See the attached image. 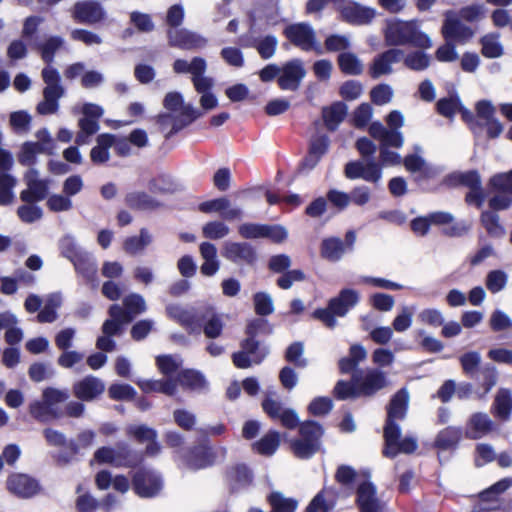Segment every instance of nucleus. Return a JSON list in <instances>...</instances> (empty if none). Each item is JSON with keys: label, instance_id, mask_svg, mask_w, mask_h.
<instances>
[{"label": "nucleus", "instance_id": "obj_1", "mask_svg": "<svg viewBox=\"0 0 512 512\" xmlns=\"http://www.w3.org/2000/svg\"><path fill=\"white\" fill-rule=\"evenodd\" d=\"M383 33L386 45L388 46L411 44L418 48L428 49L433 44L431 38L420 30L418 20H388Z\"/></svg>", "mask_w": 512, "mask_h": 512}, {"label": "nucleus", "instance_id": "obj_2", "mask_svg": "<svg viewBox=\"0 0 512 512\" xmlns=\"http://www.w3.org/2000/svg\"><path fill=\"white\" fill-rule=\"evenodd\" d=\"M163 105L165 109L173 113V115L161 114L158 119L163 131L171 126L166 137H170L199 117V113L192 105L184 103L182 95L178 92L167 93Z\"/></svg>", "mask_w": 512, "mask_h": 512}, {"label": "nucleus", "instance_id": "obj_3", "mask_svg": "<svg viewBox=\"0 0 512 512\" xmlns=\"http://www.w3.org/2000/svg\"><path fill=\"white\" fill-rule=\"evenodd\" d=\"M359 301V293L353 289H343L337 297L330 299L328 307L314 311V318L322 321L327 327L334 328L336 316L344 317Z\"/></svg>", "mask_w": 512, "mask_h": 512}, {"label": "nucleus", "instance_id": "obj_4", "mask_svg": "<svg viewBox=\"0 0 512 512\" xmlns=\"http://www.w3.org/2000/svg\"><path fill=\"white\" fill-rule=\"evenodd\" d=\"M61 254L69 259L75 269L86 279L92 280L96 276L97 264L94 257L86 251H83L71 235L63 236L59 241Z\"/></svg>", "mask_w": 512, "mask_h": 512}, {"label": "nucleus", "instance_id": "obj_5", "mask_svg": "<svg viewBox=\"0 0 512 512\" xmlns=\"http://www.w3.org/2000/svg\"><path fill=\"white\" fill-rule=\"evenodd\" d=\"M299 433L298 439L290 440L291 450L298 458H310L320 449L323 429L318 423L307 421L300 425Z\"/></svg>", "mask_w": 512, "mask_h": 512}, {"label": "nucleus", "instance_id": "obj_6", "mask_svg": "<svg viewBox=\"0 0 512 512\" xmlns=\"http://www.w3.org/2000/svg\"><path fill=\"white\" fill-rule=\"evenodd\" d=\"M42 78L46 84L43 90L44 99L37 106L40 114H52L58 109V100L64 95V88L60 83L59 72L47 66L42 70Z\"/></svg>", "mask_w": 512, "mask_h": 512}, {"label": "nucleus", "instance_id": "obj_7", "mask_svg": "<svg viewBox=\"0 0 512 512\" xmlns=\"http://www.w3.org/2000/svg\"><path fill=\"white\" fill-rule=\"evenodd\" d=\"M286 38L303 51H316L322 53L321 47L316 40V34L311 25L307 23H295L287 26L284 30Z\"/></svg>", "mask_w": 512, "mask_h": 512}, {"label": "nucleus", "instance_id": "obj_8", "mask_svg": "<svg viewBox=\"0 0 512 512\" xmlns=\"http://www.w3.org/2000/svg\"><path fill=\"white\" fill-rule=\"evenodd\" d=\"M401 430L397 424H389L385 426L384 438L386 447L384 455L387 457H395L398 453H412L417 449V441L412 437L400 439Z\"/></svg>", "mask_w": 512, "mask_h": 512}, {"label": "nucleus", "instance_id": "obj_9", "mask_svg": "<svg viewBox=\"0 0 512 512\" xmlns=\"http://www.w3.org/2000/svg\"><path fill=\"white\" fill-rule=\"evenodd\" d=\"M306 76V70L300 59H292L280 67L278 85L282 90L295 91Z\"/></svg>", "mask_w": 512, "mask_h": 512}, {"label": "nucleus", "instance_id": "obj_10", "mask_svg": "<svg viewBox=\"0 0 512 512\" xmlns=\"http://www.w3.org/2000/svg\"><path fill=\"white\" fill-rule=\"evenodd\" d=\"M356 500L361 512H385V503L380 500L376 487L366 477L358 483Z\"/></svg>", "mask_w": 512, "mask_h": 512}, {"label": "nucleus", "instance_id": "obj_11", "mask_svg": "<svg viewBox=\"0 0 512 512\" xmlns=\"http://www.w3.org/2000/svg\"><path fill=\"white\" fill-rule=\"evenodd\" d=\"M442 34L447 41L454 40L464 43L472 38L473 30L462 23L460 16L454 11L445 13V20L442 27Z\"/></svg>", "mask_w": 512, "mask_h": 512}, {"label": "nucleus", "instance_id": "obj_12", "mask_svg": "<svg viewBox=\"0 0 512 512\" xmlns=\"http://www.w3.org/2000/svg\"><path fill=\"white\" fill-rule=\"evenodd\" d=\"M133 486L138 496L149 498L158 494L162 488V482L155 472L139 470L133 477Z\"/></svg>", "mask_w": 512, "mask_h": 512}, {"label": "nucleus", "instance_id": "obj_13", "mask_svg": "<svg viewBox=\"0 0 512 512\" xmlns=\"http://www.w3.org/2000/svg\"><path fill=\"white\" fill-rule=\"evenodd\" d=\"M353 380L357 385L358 393L370 396L378 390L387 386V379L384 372L377 369H369L363 377L357 372L353 375Z\"/></svg>", "mask_w": 512, "mask_h": 512}, {"label": "nucleus", "instance_id": "obj_14", "mask_svg": "<svg viewBox=\"0 0 512 512\" xmlns=\"http://www.w3.org/2000/svg\"><path fill=\"white\" fill-rule=\"evenodd\" d=\"M27 184V189L20 193L22 201L32 203L44 199L48 191V182L40 179L38 172L34 169H30L24 176Z\"/></svg>", "mask_w": 512, "mask_h": 512}, {"label": "nucleus", "instance_id": "obj_15", "mask_svg": "<svg viewBox=\"0 0 512 512\" xmlns=\"http://www.w3.org/2000/svg\"><path fill=\"white\" fill-rule=\"evenodd\" d=\"M7 489L20 498H30L39 490L38 482L26 474H11L6 482Z\"/></svg>", "mask_w": 512, "mask_h": 512}, {"label": "nucleus", "instance_id": "obj_16", "mask_svg": "<svg viewBox=\"0 0 512 512\" xmlns=\"http://www.w3.org/2000/svg\"><path fill=\"white\" fill-rule=\"evenodd\" d=\"M404 56V53L400 49H389L373 60L369 73L372 78L376 79L383 75L391 74L393 71L392 65L399 62Z\"/></svg>", "mask_w": 512, "mask_h": 512}, {"label": "nucleus", "instance_id": "obj_17", "mask_svg": "<svg viewBox=\"0 0 512 512\" xmlns=\"http://www.w3.org/2000/svg\"><path fill=\"white\" fill-rule=\"evenodd\" d=\"M72 17L79 23L95 24L104 19L105 12L97 2L82 1L74 5Z\"/></svg>", "mask_w": 512, "mask_h": 512}, {"label": "nucleus", "instance_id": "obj_18", "mask_svg": "<svg viewBox=\"0 0 512 512\" xmlns=\"http://www.w3.org/2000/svg\"><path fill=\"white\" fill-rule=\"evenodd\" d=\"M169 44L185 50L201 49L207 44V40L196 33L185 29H175L168 32Z\"/></svg>", "mask_w": 512, "mask_h": 512}, {"label": "nucleus", "instance_id": "obj_19", "mask_svg": "<svg viewBox=\"0 0 512 512\" xmlns=\"http://www.w3.org/2000/svg\"><path fill=\"white\" fill-rule=\"evenodd\" d=\"M105 391V383L92 375L86 376L73 385L75 397L82 401H92Z\"/></svg>", "mask_w": 512, "mask_h": 512}, {"label": "nucleus", "instance_id": "obj_20", "mask_svg": "<svg viewBox=\"0 0 512 512\" xmlns=\"http://www.w3.org/2000/svg\"><path fill=\"white\" fill-rule=\"evenodd\" d=\"M127 456L128 451L124 448L113 449L111 447H101L95 451L91 464L97 462L98 464H109L114 467L133 465V462L130 461Z\"/></svg>", "mask_w": 512, "mask_h": 512}, {"label": "nucleus", "instance_id": "obj_21", "mask_svg": "<svg viewBox=\"0 0 512 512\" xmlns=\"http://www.w3.org/2000/svg\"><path fill=\"white\" fill-rule=\"evenodd\" d=\"M95 485L99 490L113 488L120 494H125L130 489V481L124 475H113L108 470H101L95 475Z\"/></svg>", "mask_w": 512, "mask_h": 512}, {"label": "nucleus", "instance_id": "obj_22", "mask_svg": "<svg viewBox=\"0 0 512 512\" xmlns=\"http://www.w3.org/2000/svg\"><path fill=\"white\" fill-rule=\"evenodd\" d=\"M376 13L374 8L362 6L358 3H351L341 9L343 19L356 25H367L371 23Z\"/></svg>", "mask_w": 512, "mask_h": 512}, {"label": "nucleus", "instance_id": "obj_23", "mask_svg": "<svg viewBox=\"0 0 512 512\" xmlns=\"http://www.w3.org/2000/svg\"><path fill=\"white\" fill-rule=\"evenodd\" d=\"M369 133L385 147L400 148L404 143V138L400 131L389 130L380 122L372 123L369 127Z\"/></svg>", "mask_w": 512, "mask_h": 512}, {"label": "nucleus", "instance_id": "obj_24", "mask_svg": "<svg viewBox=\"0 0 512 512\" xmlns=\"http://www.w3.org/2000/svg\"><path fill=\"white\" fill-rule=\"evenodd\" d=\"M222 254L235 263L251 264L256 258L253 248L248 243L226 242Z\"/></svg>", "mask_w": 512, "mask_h": 512}, {"label": "nucleus", "instance_id": "obj_25", "mask_svg": "<svg viewBox=\"0 0 512 512\" xmlns=\"http://www.w3.org/2000/svg\"><path fill=\"white\" fill-rule=\"evenodd\" d=\"M109 316L110 318L102 326V332L107 336L119 334L122 326L131 322V315H128L119 305H112L109 308Z\"/></svg>", "mask_w": 512, "mask_h": 512}, {"label": "nucleus", "instance_id": "obj_26", "mask_svg": "<svg viewBox=\"0 0 512 512\" xmlns=\"http://www.w3.org/2000/svg\"><path fill=\"white\" fill-rule=\"evenodd\" d=\"M493 428V422L485 413L473 414L466 425L465 435L470 439H480L486 436Z\"/></svg>", "mask_w": 512, "mask_h": 512}, {"label": "nucleus", "instance_id": "obj_27", "mask_svg": "<svg viewBox=\"0 0 512 512\" xmlns=\"http://www.w3.org/2000/svg\"><path fill=\"white\" fill-rule=\"evenodd\" d=\"M437 110L444 117L451 118L457 112L462 114V118L467 123H473V113L463 109L458 97L442 98L437 102Z\"/></svg>", "mask_w": 512, "mask_h": 512}, {"label": "nucleus", "instance_id": "obj_28", "mask_svg": "<svg viewBox=\"0 0 512 512\" xmlns=\"http://www.w3.org/2000/svg\"><path fill=\"white\" fill-rule=\"evenodd\" d=\"M408 403V391L406 389L399 390L391 399L386 425L396 424L395 420L403 419L407 412Z\"/></svg>", "mask_w": 512, "mask_h": 512}, {"label": "nucleus", "instance_id": "obj_29", "mask_svg": "<svg viewBox=\"0 0 512 512\" xmlns=\"http://www.w3.org/2000/svg\"><path fill=\"white\" fill-rule=\"evenodd\" d=\"M169 316L177 320L182 326L194 332L198 329L199 325L196 318V313L193 309L185 308L180 305H170L167 307Z\"/></svg>", "mask_w": 512, "mask_h": 512}, {"label": "nucleus", "instance_id": "obj_30", "mask_svg": "<svg viewBox=\"0 0 512 512\" xmlns=\"http://www.w3.org/2000/svg\"><path fill=\"white\" fill-rule=\"evenodd\" d=\"M480 223L487 234L492 238H503L506 229L500 222V216L492 210H483L480 215Z\"/></svg>", "mask_w": 512, "mask_h": 512}, {"label": "nucleus", "instance_id": "obj_31", "mask_svg": "<svg viewBox=\"0 0 512 512\" xmlns=\"http://www.w3.org/2000/svg\"><path fill=\"white\" fill-rule=\"evenodd\" d=\"M114 136L101 134L96 139V145L92 148L90 157L95 164H103L110 158L109 150L113 147Z\"/></svg>", "mask_w": 512, "mask_h": 512}, {"label": "nucleus", "instance_id": "obj_32", "mask_svg": "<svg viewBox=\"0 0 512 512\" xmlns=\"http://www.w3.org/2000/svg\"><path fill=\"white\" fill-rule=\"evenodd\" d=\"M62 296L60 293H51L44 299V306L37 315L40 323H51L57 319V309L61 306Z\"/></svg>", "mask_w": 512, "mask_h": 512}, {"label": "nucleus", "instance_id": "obj_33", "mask_svg": "<svg viewBox=\"0 0 512 512\" xmlns=\"http://www.w3.org/2000/svg\"><path fill=\"white\" fill-rule=\"evenodd\" d=\"M137 384L146 393L160 392L172 396L177 392V381L171 378L165 380H139Z\"/></svg>", "mask_w": 512, "mask_h": 512}, {"label": "nucleus", "instance_id": "obj_34", "mask_svg": "<svg viewBox=\"0 0 512 512\" xmlns=\"http://www.w3.org/2000/svg\"><path fill=\"white\" fill-rule=\"evenodd\" d=\"M176 381L177 385L180 384L184 388L197 392L206 390L208 386L203 374L195 370H185L181 372Z\"/></svg>", "mask_w": 512, "mask_h": 512}, {"label": "nucleus", "instance_id": "obj_35", "mask_svg": "<svg viewBox=\"0 0 512 512\" xmlns=\"http://www.w3.org/2000/svg\"><path fill=\"white\" fill-rule=\"evenodd\" d=\"M347 114V106L342 102H336L322 110V116L326 127L335 130L344 120Z\"/></svg>", "mask_w": 512, "mask_h": 512}, {"label": "nucleus", "instance_id": "obj_36", "mask_svg": "<svg viewBox=\"0 0 512 512\" xmlns=\"http://www.w3.org/2000/svg\"><path fill=\"white\" fill-rule=\"evenodd\" d=\"M329 146V139L325 135L314 137L310 143L309 155L305 159V166L314 168L320 158L326 153Z\"/></svg>", "mask_w": 512, "mask_h": 512}, {"label": "nucleus", "instance_id": "obj_37", "mask_svg": "<svg viewBox=\"0 0 512 512\" xmlns=\"http://www.w3.org/2000/svg\"><path fill=\"white\" fill-rule=\"evenodd\" d=\"M128 433L139 441H150L151 443L147 446V453L150 455H154L159 451V446L155 442L156 439V431L152 428H149L145 425L135 426L132 425L128 428Z\"/></svg>", "mask_w": 512, "mask_h": 512}, {"label": "nucleus", "instance_id": "obj_38", "mask_svg": "<svg viewBox=\"0 0 512 512\" xmlns=\"http://www.w3.org/2000/svg\"><path fill=\"white\" fill-rule=\"evenodd\" d=\"M476 118L473 116V123H468L472 130H475L477 125H483L495 118L496 108L489 100H480L475 104Z\"/></svg>", "mask_w": 512, "mask_h": 512}, {"label": "nucleus", "instance_id": "obj_39", "mask_svg": "<svg viewBox=\"0 0 512 512\" xmlns=\"http://www.w3.org/2000/svg\"><path fill=\"white\" fill-rule=\"evenodd\" d=\"M29 411L32 417L43 423L61 416L60 411H54L43 398L42 400L32 402L29 406Z\"/></svg>", "mask_w": 512, "mask_h": 512}, {"label": "nucleus", "instance_id": "obj_40", "mask_svg": "<svg viewBox=\"0 0 512 512\" xmlns=\"http://www.w3.org/2000/svg\"><path fill=\"white\" fill-rule=\"evenodd\" d=\"M173 70L177 74L190 73L192 76L200 72H206L207 63L202 57H194L191 62L177 59L173 64Z\"/></svg>", "mask_w": 512, "mask_h": 512}, {"label": "nucleus", "instance_id": "obj_41", "mask_svg": "<svg viewBox=\"0 0 512 512\" xmlns=\"http://www.w3.org/2000/svg\"><path fill=\"white\" fill-rule=\"evenodd\" d=\"M152 237L146 229H141L139 236L128 237L124 242V250L128 254L141 253L150 243Z\"/></svg>", "mask_w": 512, "mask_h": 512}, {"label": "nucleus", "instance_id": "obj_42", "mask_svg": "<svg viewBox=\"0 0 512 512\" xmlns=\"http://www.w3.org/2000/svg\"><path fill=\"white\" fill-rule=\"evenodd\" d=\"M499 33H488L481 38L482 54L487 58H497L503 54Z\"/></svg>", "mask_w": 512, "mask_h": 512}, {"label": "nucleus", "instance_id": "obj_43", "mask_svg": "<svg viewBox=\"0 0 512 512\" xmlns=\"http://www.w3.org/2000/svg\"><path fill=\"white\" fill-rule=\"evenodd\" d=\"M280 444V435L276 431H271L263 436L258 442L253 444V448L262 455L270 456L275 453Z\"/></svg>", "mask_w": 512, "mask_h": 512}, {"label": "nucleus", "instance_id": "obj_44", "mask_svg": "<svg viewBox=\"0 0 512 512\" xmlns=\"http://www.w3.org/2000/svg\"><path fill=\"white\" fill-rule=\"evenodd\" d=\"M495 414L506 420L509 418L512 411V396L511 392L507 389H500L496 395L494 402Z\"/></svg>", "mask_w": 512, "mask_h": 512}, {"label": "nucleus", "instance_id": "obj_45", "mask_svg": "<svg viewBox=\"0 0 512 512\" xmlns=\"http://www.w3.org/2000/svg\"><path fill=\"white\" fill-rule=\"evenodd\" d=\"M338 64L345 74L358 75L363 71V64L354 53H341L338 57Z\"/></svg>", "mask_w": 512, "mask_h": 512}, {"label": "nucleus", "instance_id": "obj_46", "mask_svg": "<svg viewBox=\"0 0 512 512\" xmlns=\"http://www.w3.org/2000/svg\"><path fill=\"white\" fill-rule=\"evenodd\" d=\"M64 46V39L60 36H50L39 45L42 59L46 63L54 60L55 53Z\"/></svg>", "mask_w": 512, "mask_h": 512}, {"label": "nucleus", "instance_id": "obj_47", "mask_svg": "<svg viewBox=\"0 0 512 512\" xmlns=\"http://www.w3.org/2000/svg\"><path fill=\"white\" fill-rule=\"evenodd\" d=\"M203 333L206 337L214 339L218 338L223 330V317L216 313H208L203 321Z\"/></svg>", "mask_w": 512, "mask_h": 512}, {"label": "nucleus", "instance_id": "obj_48", "mask_svg": "<svg viewBox=\"0 0 512 512\" xmlns=\"http://www.w3.org/2000/svg\"><path fill=\"white\" fill-rule=\"evenodd\" d=\"M321 254L324 258L337 261L344 254V244L339 238H328L323 240Z\"/></svg>", "mask_w": 512, "mask_h": 512}, {"label": "nucleus", "instance_id": "obj_49", "mask_svg": "<svg viewBox=\"0 0 512 512\" xmlns=\"http://www.w3.org/2000/svg\"><path fill=\"white\" fill-rule=\"evenodd\" d=\"M252 46L257 50L262 59L272 58L278 47V39L273 35H267L256 40Z\"/></svg>", "mask_w": 512, "mask_h": 512}, {"label": "nucleus", "instance_id": "obj_50", "mask_svg": "<svg viewBox=\"0 0 512 512\" xmlns=\"http://www.w3.org/2000/svg\"><path fill=\"white\" fill-rule=\"evenodd\" d=\"M492 192H501L512 195V169L508 172L493 175L489 180Z\"/></svg>", "mask_w": 512, "mask_h": 512}, {"label": "nucleus", "instance_id": "obj_51", "mask_svg": "<svg viewBox=\"0 0 512 512\" xmlns=\"http://www.w3.org/2000/svg\"><path fill=\"white\" fill-rule=\"evenodd\" d=\"M487 8L484 4H470L460 9L458 15L466 22L474 23L486 17Z\"/></svg>", "mask_w": 512, "mask_h": 512}, {"label": "nucleus", "instance_id": "obj_52", "mask_svg": "<svg viewBox=\"0 0 512 512\" xmlns=\"http://www.w3.org/2000/svg\"><path fill=\"white\" fill-rule=\"evenodd\" d=\"M269 502L274 512H294L298 504L296 500L287 498L280 492L272 493Z\"/></svg>", "mask_w": 512, "mask_h": 512}, {"label": "nucleus", "instance_id": "obj_53", "mask_svg": "<svg viewBox=\"0 0 512 512\" xmlns=\"http://www.w3.org/2000/svg\"><path fill=\"white\" fill-rule=\"evenodd\" d=\"M415 308L413 306H401L399 313L393 320V330L396 332H405L412 325L413 314Z\"/></svg>", "mask_w": 512, "mask_h": 512}, {"label": "nucleus", "instance_id": "obj_54", "mask_svg": "<svg viewBox=\"0 0 512 512\" xmlns=\"http://www.w3.org/2000/svg\"><path fill=\"white\" fill-rule=\"evenodd\" d=\"M404 64L414 71H423L430 65L429 56L422 51H414L404 57Z\"/></svg>", "mask_w": 512, "mask_h": 512}, {"label": "nucleus", "instance_id": "obj_55", "mask_svg": "<svg viewBox=\"0 0 512 512\" xmlns=\"http://www.w3.org/2000/svg\"><path fill=\"white\" fill-rule=\"evenodd\" d=\"M461 437V431L458 428L448 427L442 430L436 439V445L442 449L454 447Z\"/></svg>", "mask_w": 512, "mask_h": 512}, {"label": "nucleus", "instance_id": "obj_56", "mask_svg": "<svg viewBox=\"0 0 512 512\" xmlns=\"http://www.w3.org/2000/svg\"><path fill=\"white\" fill-rule=\"evenodd\" d=\"M123 304L126 313L131 315V320L138 314L144 312L146 310V302L144 298L136 293L130 294L124 298Z\"/></svg>", "mask_w": 512, "mask_h": 512}, {"label": "nucleus", "instance_id": "obj_57", "mask_svg": "<svg viewBox=\"0 0 512 512\" xmlns=\"http://www.w3.org/2000/svg\"><path fill=\"white\" fill-rule=\"evenodd\" d=\"M159 371L165 376H170L182 365V360L177 356L163 355L156 358Z\"/></svg>", "mask_w": 512, "mask_h": 512}, {"label": "nucleus", "instance_id": "obj_58", "mask_svg": "<svg viewBox=\"0 0 512 512\" xmlns=\"http://www.w3.org/2000/svg\"><path fill=\"white\" fill-rule=\"evenodd\" d=\"M507 281L508 275L504 271L493 270L487 275L486 287L491 293H498L505 288Z\"/></svg>", "mask_w": 512, "mask_h": 512}, {"label": "nucleus", "instance_id": "obj_59", "mask_svg": "<svg viewBox=\"0 0 512 512\" xmlns=\"http://www.w3.org/2000/svg\"><path fill=\"white\" fill-rule=\"evenodd\" d=\"M47 151L45 146L35 144L34 142H26L23 144L21 153L18 160L23 165H30L33 163L37 153H44Z\"/></svg>", "mask_w": 512, "mask_h": 512}, {"label": "nucleus", "instance_id": "obj_60", "mask_svg": "<svg viewBox=\"0 0 512 512\" xmlns=\"http://www.w3.org/2000/svg\"><path fill=\"white\" fill-rule=\"evenodd\" d=\"M418 320L428 326L439 327L444 324L443 313L436 308H426L419 312Z\"/></svg>", "mask_w": 512, "mask_h": 512}, {"label": "nucleus", "instance_id": "obj_61", "mask_svg": "<svg viewBox=\"0 0 512 512\" xmlns=\"http://www.w3.org/2000/svg\"><path fill=\"white\" fill-rule=\"evenodd\" d=\"M126 201L131 207L139 209H153L158 206V203L154 199L141 192L128 194Z\"/></svg>", "mask_w": 512, "mask_h": 512}, {"label": "nucleus", "instance_id": "obj_62", "mask_svg": "<svg viewBox=\"0 0 512 512\" xmlns=\"http://www.w3.org/2000/svg\"><path fill=\"white\" fill-rule=\"evenodd\" d=\"M221 58L229 66L241 68L244 66L245 60L242 51L237 47H224L220 52Z\"/></svg>", "mask_w": 512, "mask_h": 512}, {"label": "nucleus", "instance_id": "obj_63", "mask_svg": "<svg viewBox=\"0 0 512 512\" xmlns=\"http://www.w3.org/2000/svg\"><path fill=\"white\" fill-rule=\"evenodd\" d=\"M229 227L221 221H212L206 223L202 232L206 238L210 239H221L229 234Z\"/></svg>", "mask_w": 512, "mask_h": 512}, {"label": "nucleus", "instance_id": "obj_64", "mask_svg": "<svg viewBox=\"0 0 512 512\" xmlns=\"http://www.w3.org/2000/svg\"><path fill=\"white\" fill-rule=\"evenodd\" d=\"M42 396L54 411H60L58 405L64 403L69 398V394L66 390L56 388H46Z\"/></svg>", "mask_w": 512, "mask_h": 512}]
</instances>
